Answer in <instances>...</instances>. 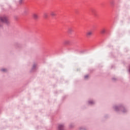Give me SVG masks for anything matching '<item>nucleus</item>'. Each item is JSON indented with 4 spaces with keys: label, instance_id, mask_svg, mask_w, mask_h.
<instances>
[{
    "label": "nucleus",
    "instance_id": "1",
    "mask_svg": "<svg viewBox=\"0 0 130 130\" xmlns=\"http://www.w3.org/2000/svg\"><path fill=\"white\" fill-rule=\"evenodd\" d=\"M0 21L2 23H4L5 24H6V25H9V24H10L9 19H8V17L6 16L0 17Z\"/></svg>",
    "mask_w": 130,
    "mask_h": 130
},
{
    "label": "nucleus",
    "instance_id": "2",
    "mask_svg": "<svg viewBox=\"0 0 130 130\" xmlns=\"http://www.w3.org/2000/svg\"><path fill=\"white\" fill-rule=\"evenodd\" d=\"M113 108L115 111H118L120 109H121V110H122V112H123V113H125V112L127 111V110H126L122 106H114Z\"/></svg>",
    "mask_w": 130,
    "mask_h": 130
},
{
    "label": "nucleus",
    "instance_id": "3",
    "mask_svg": "<svg viewBox=\"0 0 130 130\" xmlns=\"http://www.w3.org/2000/svg\"><path fill=\"white\" fill-rule=\"evenodd\" d=\"M93 34V31L92 30H89L88 31L86 34V37H87L88 38H89V37H91V36H92Z\"/></svg>",
    "mask_w": 130,
    "mask_h": 130
},
{
    "label": "nucleus",
    "instance_id": "4",
    "mask_svg": "<svg viewBox=\"0 0 130 130\" xmlns=\"http://www.w3.org/2000/svg\"><path fill=\"white\" fill-rule=\"evenodd\" d=\"M58 130H64V125L63 124H59L58 126Z\"/></svg>",
    "mask_w": 130,
    "mask_h": 130
},
{
    "label": "nucleus",
    "instance_id": "5",
    "mask_svg": "<svg viewBox=\"0 0 130 130\" xmlns=\"http://www.w3.org/2000/svg\"><path fill=\"white\" fill-rule=\"evenodd\" d=\"M24 15H28L29 14V9L25 8L23 11Z\"/></svg>",
    "mask_w": 130,
    "mask_h": 130
},
{
    "label": "nucleus",
    "instance_id": "6",
    "mask_svg": "<svg viewBox=\"0 0 130 130\" xmlns=\"http://www.w3.org/2000/svg\"><path fill=\"white\" fill-rule=\"evenodd\" d=\"M32 17L35 20H38V18H39L38 14L35 13L32 15Z\"/></svg>",
    "mask_w": 130,
    "mask_h": 130
},
{
    "label": "nucleus",
    "instance_id": "7",
    "mask_svg": "<svg viewBox=\"0 0 130 130\" xmlns=\"http://www.w3.org/2000/svg\"><path fill=\"white\" fill-rule=\"evenodd\" d=\"M50 15L51 16H52V17H55V16H56V14L55 13V12L52 11L50 13Z\"/></svg>",
    "mask_w": 130,
    "mask_h": 130
},
{
    "label": "nucleus",
    "instance_id": "8",
    "mask_svg": "<svg viewBox=\"0 0 130 130\" xmlns=\"http://www.w3.org/2000/svg\"><path fill=\"white\" fill-rule=\"evenodd\" d=\"M44 17L45 19L48 18V13H44Z\"/></svg>",
    "mask_w": 130,
    "mask_h": 130
},
{
    "label": "nucleus",
    "instance_id": "9",
    "mask_svg": "<svg viewBox=\"0 0 130 130\" xmlns=\"http://www.w3.org/2000/svg\"><path fill=\"white\" fill-rule=\"evenodd\" d=\"M94 102L93 101H88V104H89V105H93V104H94Z\"/></svg>",
    "mask_w": 130,
    "mask_h": 130
},
{
    "label": "nucleus",
    "instance_id": "10",
    "mask_svg": "<svg viewBox=\"0 0 130 130\" xmlns=\"http://www.w3.org/2000/svg\"><path fill=\"white\" fill-rule=\"evenodd\" d=\"M91 12L92 15H93V16H96V14H95V10L94 9H91Z\"/></svg>",
    "mask_w": 130,
    "mask_h": 130
},
{
    "label": "nucleus",
    "instance_id": "11",
    "mask_svg": "<svg viewBox=\"0 0 130 130\" xmlns=\"http://www.w3.org/2000/svg\"><path fill=\"white\" fill-rule=\"evenodd\" d=\"M64 44H70L71 43V42L69 40H66L64 42Z\"/></svg>",
    "mask_w": 130,
    "mask_h": 130
},
{
    "label": "nucleus",
    "instance_id": "12",
    "mask_svg": "<svg viewBox=\"0 0 130 130\" xmlns=\"http://www.w3.org/2000/svg\"><path fill=\"white\" fill-rule=\"evenodd\" d=\"M72 31H73V29L72 28H69L68 29V33H72Z\"/></svg>",
    "mask_w": 130,
    "mask_h": 130
},
{
    "label": "nucleus",
    "instance_id": "13",
    "mask_svg": "<svg viewBox=\"0 0 130 130\" xmlns=\"http://www.w3.org/2000/svg\"><path fill=\"white\" fill-rule=\"evenodd\" d=\"M105 32H106L105 29H102V30H101L102 34H105Z\"/></svg>",
    "mask_w": 130,
    "mask_h": 130
},
{
    "label": "nucleus",
    "instance_id": "14",
    "mask_svg": "<svg viewBox=\"0 0 130 130\" xmlns=\"http://www.w3.org/2000/svg\"><path fill=\"white\" fill-rule=\"evenodd\" d=\"M35 69H36V64H34L33 65L32 70H35Z\"/></svg>",
    "mask_w": 130,
    "mask_h": 130
},
{
    "label": "nucleus",
    "instance_id": "15",
    "mask_svg": "<svg viewBox=\"0 0 130 130\" xmlns=\"http://www.w3.org/2000/svg\"><path fill=\"white\" fill-rule=\"evenodd\" d=\"M88 78H89V75H85V76H84V79H85V80H87V79Z\"/></svg>",
    "mask_w": 130,
    "mask_h": 130
},
{
    "label": "nucleus",
    "instance_id": "16",
    "mask_svg": "<svg viewBox=\"0 0 130 130\" xmlns=\"http://www.w3.org/2000/svg\"><path fill=\"white\" fill-rule=\"evenodd\" d=\"M6 71H7V69H1V71L2 72H5Z\"/></svg>",
    "mask_w": 130,
    "mask_h": 130
},
{
    "label": "nucleus",
    "instance_id": "17",
    "mask_svg": "<svg viewBox=\"0 0 130 130\" xmlns=\"http://www.w3.org/2000/svg\"><path fill=\"white\" fill-rule=\"evenodd\" d=\"M19 4H22V0H19Z\"/></svg>",
    "mask_w": 130,
    "mask_h": 130
},
{
    "label": "nucleus",
    "instance_id": "18",
    "mask_svg": "<svg viewBox=\"0 0 130 130\" xmlns=\"http://www.w3.org/2000/svg\"><path fill=\"white\" fill-rule=\"evenodd\" d=\"M128 72H129V73H130V67L129 68Z\"/></svg>",
    "mask_w": 130,
    "mask_h": 130
},
{
    "label": "nucleus",
    "instance_id": "19",
    "mask_svg": "<svg viewBox=\"0 0 130 130\" xmlns=\"http://www.w3.org/2000/svg\"><path fill=\"white\" fill-rule=\"evenodd\" d=\"M2 24H0V28H1V27H2Z\"/></svg>",
    "mask_w": 130,
    "mask_h": 130
},
{
    "label": "nucleus",
    "instance_id": "20",
    "mask_svg": "<svg viewBox=\"0 0 130 130\" xmlns=\"http://www.w3.org/2000/svg\"><path fill=\"white\" fill-rule=\"evenodd\" d=\"M113 80H114V78H113Z\"/></svg>",
    "mask_w": 130,
    "mask_h": 130
}]
</instances>
